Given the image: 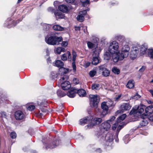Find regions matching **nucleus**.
Listing matches in <instances>:
<instances>
[{
	"instance_id": "4be33fe9",
	"label": "nucleus",
	"mask_w": 153,
	"mask_h": 153,
	"mask_svg": "<svg viewBox=\"0 0 153 153\" xmlns=\"http://www.w3.org/2000/svg\"><path fill=\"white\" fill-rule=\"evenodd\" d=\"M145 108V106L143 105L138 106L137 111L135 112L138 113L140 114H142L144 111V110Z\"/></svg>"
},
{
	"instance_id": "4468645a",
	"label": "nucleus",
	"mask_w": 153,
	"mask_h": 153,
	"mask_svg": "<svg viewBox=\"0 0 153 153\" xmlns=\"http://www.w3.org/2000/svg\"><path fill=\"white\" fill-rule=\"evenodd\" d=\"M93 118L91 116L84 117L79 120L80 124L81 125H85L90 122Z\"/></svg>"
},
{
	"instance_id": "37998d69",
	"label": "nucleus",
	"mask_w": 153,
	"mask_h": 153,
	"mask_svg": "<svg viewBox=\"0 0 153 153\" xmlns=\"http://www.w3.org/2000/svg\"><path fill=\"white\" fill-rule=\"evenodd\" d=\"M140 97V96L137 93H136L134 96L131 97L132 99L136 100L139 99Z\"/></svg>"
},
{
	"instance_id": "e433bc0d",
	"label": "nucleus",
	"mask_w": 153,
	"mask_h": 153,
	"mask_svg": "<svg viewBox=\"0 0 153 153\" xmlns=\"http://www.w3.org/2000/svg\"><path fill=\"white\" fill-rule=\"evenodd\" d=\"M97 73V71L95 70H93L90 71L89 75L91 77L94 76Z\"/></svg>"
},
{
	"instance_id": "864d4df0",
	"label": "nucleus",
	"mask_w": 153,
	"mask_h": 153,
	"mask_svg": "<svg viewBox=\"0 0 153 153\" xmlns=\"http://www.w3.org/2000/svg\"><path fill=\"white\" fill-rule=\"evenodd\" d=\"M68 45V42L67 41L63 42L61 44L62 46L65 47L66 46Z\"/></svg>"
},
{
	"instance_id": "13d9d810",
	"label": "nucleus",
	"mask_w": 153,
	"mask_h": 153,
	"mask_svg": "<svg viewBox=\"0 0 153 153\" xmlns=\"http://www.w3.org/2000/svg\"><path fill=\"white\" fill-rule=\"evenodd\" d=\"M121 97V95L120 94L117 96L115 98V100L116 101H118L119 99L120 98V97Z\"/></svg>"
},
{
	"instance_id": "a18cd8bd",
	"label": "nucleus",
	"mask_w": 153,
	"mask_h": 153,
	"mask_svg": "<svg viewBox=\"0 0 153 153\" xmlns=\"http://www.w3.org/2000/svg\"><path fill=\"white\" fill-rule=\"evenodd\" d=\"M67 56H68L67 59H68V60L71 61V53L69 51H68L67 52Z\"/></svg>"
},
{
	"instance_id": "5fc2aeb1",
	"label": "nucleus",
	"mask_w": 153,
	"mask_h": 153,
	"mask_svg": "<svg viewBox=\"0 0 153 153\" xmlns=\"http://www.w3.org/2000/svg\"><path fill=\"white\" fill-rule=\"evenodd\" d=\"M146 68V67L144 66H142V67L139 69V71L140 72H143L145 69Z\"/></svg>"
},
{
	"instance_id": "0eeeda50",
	"label": "nucleus",
	"mask_w": 153,
	"mask_h": 153,
	"mask_svg": "<svg viewBox=\"0 0 153 153\" xmlns=\"http://www.w3.org/2000/svg\"><path fill=\"white\" fill-rule=\"evenodd\" d=\"M101 107L102 109L101 116L103 117L108 113V107H109L108 105V103L105 102H102L101 103Z\"/></svg>"
},
{
	"instance_id": "e2e57ef3",
	"label": "nucleus",
	"mask_w": 153,
	"mask_h": 153,
	"mask_svg": "<svg viewBox=\"0 0 153 153\" xmlns=\"http://www.w3.org/2000/svg\"><path fill=\"white\" fill-rule=\"evenodd\" d=\"M48 10L49 11H51L52 12H53L54 13L55 12L54 11V10L53 9V8L52 7H49L48 8Z\"/></svg>"
},
{
	"instance_id": "39448f33",
	"label": "nucleus",
	"mask_w": 153,
	"mask_h": 153,
	"mask_svg": "<svg viewBox=\"0 0 153 153\" xmlns=\"http://www.w3.org/2000/svg\"><path fill=\"white\" fill-rule=\"evenodd\" d=\"M100 49H96L95 51H94L93 54V57L91 63L94 65H97L100 62V60L99 59V55L101 51Z\"/></svg>"
},
{
	"instance_id": "7ed1b4c3",
	"label": "nucleus",
	"mask_w": 153,
	"mask_h": 153,
	"mask_svg": "<svg viewBox=\"0 0 153 153\" xmlns=\"http://www.w3.org/2000/svg\"><path fill=\"white\" fill-rule=\"evenodd\" d=\"M119 43L116 41L110 42L109 44L108 51L111 53H119Z\"/></svg>"
},
{
	"instance_id": "49530a36",
	"label": "nucleus",
	"mask_w": 153,
	"mask_h": 153,
	"mask_svg": "<svg viewBox=\"0 0 153 153\" xmlns=\"http://www.w3.org/2000/svg\"><path fill=\"white\" fill-rule=\"evenodd\" d=\"M16 134L15 132H12L10 133V136L12 139L15 138L16 137Z\"/></svg>"
},
{
	"instance_id": "4c0bfd02",
	"label": "nucleus",
	"mask_w": 153,
	"mask_h": 153,
	"mask_svg": "<svg viewBox=\"0 0 153 153\" xmlns=\"http://www.w3.org/2000/svg\"><path fill=\"white\" fill-rule=\"evenodd\" d=\"M147 48L145 47H142L140 50V53L142 54H144L146 52Z\"/></svg>"
},
{
	"instance_id": "7c9ffc66",
	"label": "nucleus",
	"mask_w": 153,
	"mask_h": 153,
	"mask_svg": "<svg viewBox=\"0 0 153 153\" xmlns=\"http://www.w3.org/2000/svg\"><path fill=\"white\" fill-rule=\"evenodd\" d=\"M126 114H123L117 118V121L119 123L123 121L126 117Z\"/></svg>"
},
{
	"instance_id": "a211bd4d",
	"label": "nucleus",
	"mask_w": 153,
	"mask_h": 153,
	"mask_svg": "<svg viewBox=\"0 0 153 153\" xmlns=\"http://www.w3.org/2000/svg\"><path fill=\"white\" fill-rule=\"evenodd\" d=\"M112 54H113L112 56V58L114 62H117L119 60H123L121 59V55H120V52Z\"/></svg>"
},
{
	"instance_id": "0e129e2a",
	"label": "nucleus",
	"mask_w": 153,
	"mask_h": 153,
	"mask_svg": "<svg viewBox=\"0 0 153 153\" xmlns=\"http://www.w3.org/2000/svg\"><path fill=\"white\" fill-rule=\"evenodd\" d=\"M80 27L79 26L75 27V30L76 31L80 30Z\"/></svg>"
},
{
	"instance_id": "052dcab7",
	"label": "nucleus",
	"mask_w": 153,
	"mask_h": 153,
	"mask_svg": "<svg viewBox=\"0 0 153 153\" xmlns=\"http://www.w3.org/2000/svg\"><path fill=\"white\" fill-rule=\"evenodd\" d=\"M75 0H66V1L68 3H73Z\"/></svg>"
},
{
	"instance_id": "ea45409f",
	"label": "nucleus",
	"mask_w": 153,
	"mask_h": 153,
	"mask_svg": "<svg viewBox=\"0 0 153 153\" xmlns=\"http://www.w3.org/2000/svg\"><path fill=\"white\" fill-rule=\"evenodd\" d=\"M43 30L45 31H47L49 30V25L46 24H44L43 25Z\"/></svg>"
},
{
	"instance_id": "a878e982",
	"label": "nucleus",
	"mask_w": 153,
	"mask_h": 153,
	"mask_svg": "<svg viewBox=\"0 0 153 153\" xmlns=\"http://www.w3.org/2000/svg\"><path fill=\"white\" fill-rule=\"evenodd\" d=\"M77 92L80 97H84L86 95L85 91L82 89L79 90L77 89Z\"/></svg>"
},
{
	"instance_id": "c9c22d12",
	"label": "nucleus",
	"mask_w": 153,
	"mask_h": 153,
	"mask_svg": "<svg viewBox=\"0 0 153 153\" xmlns=\"http://www.w3.org/2000/svg\"><path fill=\"white\" fill-rule=\"evenodd\" d=\"M100 85L97 84H93L91 86L93 90H98L99 89Z\"/></svg>"
},
{
	"instance_id": "dca6fc26",
	"label": "nucleus",
	"mask_w": 153,
	"mask_h": 153,
	"mask_svg": "<svg viewBox=\"0 0 153 153\" xmlns=\"http://www.w3.org/2000/svg\"><path fill=\"white\" fill-rule=\"evenodd\" d=\"M61 85L62 88L64 90L69 89L71 86L70 82L68 81H65L61 83Z\"/></svg>"
},
{
	"instance_id": "cd10ccee",
	"label": "nucleus",
	"mask_w": 153,
	"mask_h": 153,
	"mask_svg": "<svg viewBox=\"0 0 153 153\" xmlns=\"http://www.w3.org/2000/svg\"><path fill=\"white\" fill-rule=\"evenodd\" d=\"M53 29L54 30L57 31H63L64 30V28L58 25H54L53 27Z\"/></svg>"
},
{
	"instance_id": "423d86ee",
	"label": "nucleus",
	"mask_w": 153,
	"mask_h": 153,
	"mask_svg": "<svg viewBox=\"0 0 153 153\" xmlns=\"http://www.w3.org/2000/svg\"><path fill=\"white\" fill-rule=\"evenodd\" d=\"M130 48L127 45H124L122 48L120 55H121V59H123L127 57L129 54Z\"/></svg>"
},
{
	"instance_id": "5701e85b",
	"label": "nucleus",
	"mask_w": 153,
	"mask_h": 153,
	"mask_svg": "<svg viewBox=\"0 0 153 153\" xmlns=\"http://www.w3.org/2000/svg\"><path fill=\"white\" fill-rule=\"evenodd\" d=\"M145 112L148 114H152L153 112V105H150L146 108L145 107Z\"/></svg>"
},
{
	"instance_id": "c85d7f7f",
	"label": "nucleus",
	"mask_w": 153,
	"mask_h": 153,
	"mask_svg": "<svg viewBox=\"0 0 153 153\" xmlns=\"http://www.w3.org/2000/svg\"><path fill=\"white\" fill-rule=\"evenodd\" d=\"M55 64L56 67L60 68H62L64 65L63 62L59 60H58L56 61Z\"/></svg>"
},
{
	"instance_id": "6e6552de",
	"label": "nucleus",
	"mask_w": 153,
	"mask_h": 153,
	"mask_svg": "<svg viewBox=\"0 0 153 153\" xmlns=\"http://www.w3.org/2000/svg\"><path fill=\"white\" fill-rule=\"evenodd\" d=\"M99 72L102 74L104 76L107 77L110 74V71L107 68H105V65H102L99 66Z\"/></svg>"
},
{
	"instance_id": "6ab92c4d",
	"label": "nucleus",
	"mask_w": 153,
	"mask_h": 153,
	"mask_svg": "<svg viewBox=\"0 0 153 153\" xmlns=\"http://www.w3.org/2000/svg\"><path fill=\"white\" fill-rule=\"evenodd\" d=\"M77 89L75 88H71L68 92L66 93V94L69 97L73 98L75 96V94L77 93Z\"/></svg>"
},
{
	"instance_id": "8fccbe9b",
	"label": "nucleus",
	"mask_w": 153,
	"mask_h": 153,
	"mask_svg": "<svg viewBox=\"0 0 153 153\" xmlns=\"http://www.w3.org/2000/svg\"><path fill=\"white\" fill-rule=\"evenodd\" d=\"M67 79V76L66 75H64L62 76L61 79L59 80V82L61 83L64 80H65Z\"/></svg>"
},
{
	"instance_id": "6e6d98bb",
	"label": "nucleus",
	"mask_w": 153,
	"mask_h": 153,
	"mask_svg": "<svg viewBox=\"0 0 153 153\" xmlns=\"http://www.w3.org/2000/svg\"><path fill=\"white\" fill-rule=\"evenodd\" d=\"M90 62H87L85 63L84 66L85 67L87 68L90 65Z\"/></svg>"
},
{
	"instance_id": "bb28decb",
	"label": "nucleus",
	"mask_w": 153,
	"mask_h": 153,
	"mask_svg": "<svg viewBox=\"0 0 153 153\" xmlns=\"http://www.w3.org/2000/svg\"><path fill=\"white\" fill-rule=\"evenodd\" d=\"M54 14L57 19H62L64 17V15L61 12L57 11L54 12Z\"/></svg>"
},
{
	"instance_id": "58836bf2",
	"label": "nucleus",
	"mask_w": 153,
	"mask_h": 153,
	"mask_svg": "<svg viewBox=\"0 0 153 153\" xmlns=\"http://www.w3.org/2000/svg\"><path fill=\"white\" fill-rule=\"evenodd\" d=\"M67 53H64L62 55L61 59L62 60L64 61H66L67 60Z\"/></svg>"
},
{
	"instance_id": "f704fd0d",
	"label": "nucleus",
	"mask_w": 153,
	"mask_h": 153,
	"mask_svg": "<svg viewBox=\"0 0 153 153\" xmlns=\"http://www.w3.org/2000/svg\"><path fill=\"white\" fill-rule=\"evenodd\" d=\"M112 72L115 74H118L120 73V70L116 67H114L112 68Z\"/></svg>"
},
{
	"instance_id": "f8f14e48",
	"label": "nucleus",
	"mask_w": 153,
	"mask_h": 153,
	"mask_svg": "<svg viewBox=\"0 0 153 153\" xmlns=\"http://www.w3.org/2000/svg\"><path fill=\"white\" fill-rule=\"evenodd\" d=\"M131 106L130 105L129 103H126L123 104L120 106V109L121 111H118L117 112L118 113H120L121 111L122 113L123 112L126 111L130 109Z\"/></svg>"
},
{
	"instance_id": "f257e3e1",
	"label": "nucleus",
	"mask_w": 153,
	"mask_h": 153,
	"mask_svg": "<svg viewBox=\"0 0 153 153\" xmlns=\"http://www.w3.org/2000/svg\"><path fill=\"white\" fill-rule=\"evenodd\" d=\"M115 117L114 116H112L111 119L108 120L105 122L102 123L100 126V128L101 132L100 135H101V133L103 132V134H105V131H107L110 128L111 126V124H112L113 121L115 119Z\"/></svg>"
},
{
	"instance_id": "79ce46f5",
	"label": "nucleus",
	"mask_w": 153,
	"mask_h": 153,
	"mask_svg": "<svg viewBox=\"0 0 153 153\" xmlns=\"http://www.w3.org/2000/svg\"><path fill=\"white\" fill-rule=\"evenodd\" d=\"M148 55L151 58L153 59V49L149 50Z\"/></svg>"
},
{
	"instance_id": "69168bd1",
	"label": "nucleus",
	"mask_w": 153,
	"mask_h": 153,
	"mask_svg": "<svg viewBox=\"0 0 153 153\" xmlns=\"http://www.w3.org/2000/svg\"><path fill=\"white\" fill-rule=\"evenodd\" d=\"M149 92L151 94H152V96L153 97V90H149Z\"/></svg>"
},
{
	"instance_id": "2f4dec72",
	"label": "nucleus",
	"mask_w": 153,
	"mask_h": 153,
	"mask_svg": "<svg viewBox=\"0 0 153 153\" xmlns=\"http://www.w3.org/2000/svg\"><path fill=\"white\" fill-rule=\"evenodd\" d=\"M90 0H80L83 6L85 7L89 4Z\"/></svg>"
},
{
	"instance_id": "20e7f679",
	"label": "nucleus",
	"mask_w": 153,
	"mask_h": 153,
	"mask_svg": "<svg viewBox=\"0 0 153 153\" xmlns=\"http://www.w3.org/2000/svg\"><path fill=\"white\" fill-rule=\"evenodd\" d=\"M90 104L91 107L96 108L100 101L99 96L97 95H89Z\"/></svg>"
},
{
	"instance_id": "c756f323",
	"label": "nucleus",
	"mask_w": 153,
	"mask_h": 153,
	"mask_svg": "<svg viewBox=\"0 0 153 153\" xmlns=\"http://www.w3.org/2000/svg\"><path fill=\"white\" fill-rule=\"evenodd\" d=\"M127 87L129 88H131L134 86V81L132 80H130L128 82Z\"/></svg>"
},
{
	"instance_id": "de8ad7c7",
	"label": "nucleus",
	"mask_w": 153,
	"mask_h": 153,
	"mask_svg": "<svg viewBox=\"0 0 153 153\" xmlns=\"http://www.w3.org/2000/svg\"><path fill=\"white\" fill-rule=\"evenodd\" d=\"M119 123V122H117V121L115 123H114L113 126L112 127V129L113 130H115L116 129L117 126L118 125V123Z\"/></svg>"
},
{
	"instance_id": "f3484780",
	"label": "nucleus",
	"mask_w": 153,
	"mask_h": 153,
	"mask_svg": "<svg viewBox=\"0 0 153 153\" xmlns=\"http://www.w3.org/2000/svg\"><path fill=\"white\" fill-rule=\"evenodd\" d=\"M102 121V119L100 118H95L93 120L91 121L90 128H91L94 126L99 124Z\"/></svg>"
},
{
	"instance_id": "412c9836",
	"label": "nucleus",
	"mask_w": 153,
	"mask_h": 153,
	"mask_svg": "<svg viewBox=\"0 0 153 153\" xmlns=\"http://www.w3.org/2000/svg\"><path fill=\"white\" fill-rule=\"evenodd\" d=\"M39 108L42 113H41L40 111H39L37 114L39 115L40 117H42V116L45 115V113L48 112V111L46 108H42L41 106H40Z\"/></svg>"
},
{
	"instance_id": "72a5a7b5",
	"label": "nucleus",
	"mask_w": 153,
	"mask_h": 153,
	"mask_svg": "<svg viewBox=\"0 0 153 153\" xmlns=\"http://www.w3.org/2000/svg\"><path fill=\"white\" fill-rule=\"evenodd\" d=\"M65 51V48L62 47H59L57 48L56 50V53L58 54H60L61 52H64Z\"/></svg>"
},
{
	"instance_id": "9b49d317",
	"label": "nucleus",
	"mask_w": 153,
	"mask_h": 153,
	"mask_svg": "<svg viewBox=\"0 0 153 153\" xmlns=\"http://www.w3.org/2000/svg\"><path fill=\"white\" fill-rule=\"evenodd\" d=\"M15 118L17 120H22L25 118V115L21 111L18 110L16 111L15 113Z\"/></svg>"
},
{
	"instance_id": "ddd939ff",
	"label": "nucleus",
	"mask_w": 153,
	"mask_h": 153,
	"mask_svg": "<svg viewBox=\"0 0 153 153\" xmlns=\"http://www.w3.org/2000/svg\"><path fill=\"white\" fill-rule=\"evenodd\" d=\"M72 67L74 71L75 72L76 70V65L75 61L76 59L77 54L74 51H72Z\"/></svg>"
},
{
	"instance_id": "a19ab883",
	"label": "nucleus",
	"mask_w": 153,
	"mask_h": 153,
	"mask_svg": "<svg viewBox=\"0 0 153 153\" xmlns=\"http://www.w3.org/2000/svg\"><path fill=\"white\" fill-rule=\"evenodd\" d=\"M110 58L109 53L108 52H106L104 55V59L105 60H108Z\"/></svg>"
},
{
	"instance_id": "f03ea898",
	"label": "nucleus",
	"mask_w": 153,
	"mask_h": 153,
	"mask_svg": "<svg viewBox=\"0 0 153 153\" xmlns=\"http://www.w3.org/2000/svg\"><path fill=\"white\" fill-rule=\"evenodd\" d=\"M62 40V38L60 36L58 37L56 36H51L49 37H45V41L48 44L55 45L59 44V42Z\"/></svg>"
},
{
	"instance_id": "680f3d73",
	"label": "nucleus",
	"mask_w": 153,
	"mask_h": 153,
	"mask_svg": "<svg viewBox=\"0 0 153 153\" xmlns=\"http://www.w3.org/2000/svg\"><path fill=\"white\" fill-rule=\"evenodd\" d=\"M123 128V127L121 126H118V127L117 128V131H118V132L121 129V128Z\"/></svg>"
},
{
	"instance_id": "338daca9",
	"label": "nucleus",
	"mask_w": 153,
	"mask_h": 153,
	"mask_svg": "<svg viewBox=\"0 0 153 153\" xmlns=\"http://www.w3.org/2000/svg\"><path fill=\"white\" fill-rule=\"evenodd\" d=\"M58 3V2L57 1H55L54 2V5L55 7H57V5H56V4Z\"/></svg>"
},
{
	"instance_id": "c03bdc74",
	"label": "nucleus",
	"mask_w": 153,
	"mask_h": 153,
	"mask_svg": "<svg viewBox=\"0 0 153 153\" xmlns=\"http://www.w3.org/2000/svg\"><path fill=\"white\" fill-rule=\"evenodd\" d=\"M35 106L33 105H30L28 106L27 108V109L29 111H32L34 110L35 108Z\"/></svg>"
},
{
	"instance_id": "393cba45",
	"label": "nucleus",
	"mask_w": 153,
	"mask_h": 153,
	"mask_svg": "<svg viewBox=\"0 0 153 153\" xmlns=\"http://www.w3.org/2000/svg\"><path fill=\"white\" fill-rule=\"evenodd\" d=\"M57 94L58 97L60 98L65 96L66 94V93H65L64 91L58 90L57 91Z\"/></svg>"
},
{
	"instance_id": "3c124183",
	"label": "nucleus",
	"mask_w": 153,
	"mask_h": 153,
	"mask_svg": "<svg viewBox=\"0 0 153 153\" xmlns=\"http://www.w3.org/2000/svg\"><path fill=\"white\" fill-rule=\"evenodd\" d=\"M87 45L88 47L90 48H92L94 45L92 43L89 42H88Z\"/></svg>"
},
{
	"instance_id": "09e8293b",
	"label": "nucleus",
	"mask_w": 153,
	"mask_h": 153,
	"mask_svg": "<svg viewBox=\"0 0 153 153\" xmlns=\"http://www.w3.org/2000/svg\"><path fill=\"white\" fill-rule=\"evenodd\" d=\"M1 117L3 118H6L7 115L5 112H1L0 113Z\"/></svg>"
},
{
	"instance_id": "aec40b11",
	"label": "nucleus",
	"mask_w": 153,
	"mask_h": 153,
	"mask_svg": "<svg viewBox=\"0 0 153 153\" xmlns=\"http://www.w3.org/2000/svg\"><path fill=\"white\" fill-rule=\"evenodd\" d=\"M59 10L63 13H66L68 11V8L67 5L65 4L59 5L58 7Z\"/></svg>"
},
{
	"instance_id": "9d476101",
	"label": "nucleus",
	"mask_w": 153,
	"mask_h": 153,
	"mask_svg": "<svg viewBox=\"0 0 153 153\" xmlns=\"http://www.w3.org/2000/svg\"><path fill=\"white\" fill-rule=\"evenodd\" d=\"M99 137H100L101 138H102L103 139L105 138L107 141L109 142H111L113 140V135L110 133H108L107 134H101L100 135V134H99Z\"/></svg>"
},
{
	"instance_id": "603ef678",
	"label": "nucleus",
	"mask_w": 153,
	"mask_h": 153,
	"mask_svg": "<svg viewBox=\"0 0 153 153\" xmlns=\"http://www.w3.org/2000/svg\"><path fill=\"white\" fill-rule=\"evenodd\" d=\"M73 81V83L75 84H78L79 82L78 79L76 78L74 79Z\"/></svg>"
},
{
	"instance_id": "b1692460",
	"label": "nucleus",
	"mask_w": 153,
	"mask_h": 153,
	"mask_svg": "<svg viewBox=\"0 0 153 153\" xmlns=\"http://www.w3.org/2000/svg\"><path fill=\"white\" fill-rule=\"evenodd\" d=\"M59 140H57L53 142V145L51 146V145H50L49 146H47L45 147L47 149H48L49 148L53 149L55 148L56 146L59 145Z\"/></svg>"
},
{
	"instance_id": "1a4fd4ad",
	"label": "nucleus",
	"mask_w": 153,
	"mask_h": 153,
	"mask_svg": "<svg viewBox=\"0 0 153 153\" xmlns=\"http://www.w3.org/2000/svg\"><path fill=\"white\" fill-rule=\"evenodd\" d=\"M89 8H88L86 10L80 11L76 17L77 20L80 22H83L84 20V16L86 15L87 11H89Z\"/></svg>"
},
{
	"instance_id": "4d7b16f0",
	"label": "nucleus",
	"mask_w": 153,
	"mask_h": 153,
	"mask_svg": "<svg viewBox=\"0 0 153 153\" xmlns=\"http://www.w3.org/2000/svg\"><path fill=\"white\" fill-rule=\"evenodd\" d=\"M149 119L150 120L153 121V112L152 113L151 115L149 116Z\"/></svg>"
},
{
	"instance_id": "2eb2a0df",
	"label": "nucleus",
	"mask_w": 153,
	"mask_h": 153,
	"mask_svg": "<svg viewBox=\"0 0 153 153\" xmlns=\"http://www.w3.org/2000/svg\"><path fill=\"white\" fill-rule=\"evenodd\" d=\"M139 52V50L137 48H134L130 52V57L132 59H133L135 58Z\"/></svg>"
},
{
	"instance_id": "473e14b6",
	"label": "nucleus",
	"mask_w": 153,
	"mask_h": 153,
	"mask_svg": "<svg viewBox=\"0 0 153 153\" xmlns=\"http://www.w3.org/2000/svg\"><path fill=\"white\" fill-rule=\"evenodd\" d=\"M148 123V121L146 119H143L140 123V126H146Z\"/></svg>"
},
{
	"instance_id": "bf43d9fd",
	"label": "nucleus",
	"mask_w": 153,
	"mask_h": 153,
	"mask_svg": "<svg viewBox=\"0 0 153 153\" xmlns=\"http://www.w3.org/2000/svg\"><path fill=\"white\" fill-rule=\"evenodd\" d=\"M51 75L52 76L51 77L53 78L56 77L57 76V74H55L53 73H52L51 74Z\"/></svg>"
},
{
	"instance_id": "774afa93",
	"label": "nucleus",
	"mask_w": 153,
	"mask_h": 153,
	"mask_svg": "<svg viewBox=\"0 0 153 153\" xmlns=\"http://www.w3.org/2000/svg\"><path fill=\"white\" fill-rule=\"evenodd\" d=\"M147 102L149 104H153V101H152L151 100H149L147 101Z\"/></svg>"
}]
</instances>
